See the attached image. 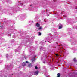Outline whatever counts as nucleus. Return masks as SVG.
<instances>
[{
	"mask_svg": "<svg viewBox=\"0 0 77 77\" xmlns=\"http://www.w3.org/2000/svg\"><path fill=\"white\" fill-rule=\"evenodd\" d=\"M39 74V71H35V72H34V75H38Z\"/></svg>",
	"mask_w": 77,
	"mask_h": 77,
	"instance_id": "obj_1",
	"label": "nucleus"
},
{
	"mask_svg": "<svg viewBox=\"0 0 77 77\" xmlns=\"http://www.w3.org/2000/svg\"><path fill=\"white\" fill-rule=\"evenodd\" d=\"M59 29H62V25L61 24H59Z\"/></svg>",
	"mask_w": 77,
	"mask_h": 77,
	"instance_id": "obj_2",
	"label": "nucleus"
},
{
	"mask_svg": "<svg viewBox=\"0 0 77 77\" xmlns=\"http://www.w3.org/2000/svg\"><path fill=\"white\" fill-rule=\"evenodd\" d=\"M36 26L37 27H39V26H40V25H39L38 23H36Z\"/></svg>",
	"mask_w": 77,
	"mask_h": 77,
	"instance_id": "obj_3",
	"label": "nucleus"
},
{
	"mask_svg": "<svg viewBox=\"0 0 77 77\" xmlns=\"http://www.w3.org/2000/svg\"><path fill=\"white\" fill-rule=\"evenodd\" d=\"M28 66H29V67L30 68H31V67H32V64H29L28 65Z\"/></svg>",
	"mask_w": 77,
	"mask_h": 77,
	"instance_id": "obj_4",
	"label": "nucleus"
},
{
	"mask_svg": "<svg viewBox=\"0 0 77 77\" xmlns=\"http://www.w3.org/2000/svg\"><path fill=\"white\" fill-rule=\"evenodd\" d=\"M22 65L23 66H26V63H25L23 62L22 63Z\"/></svg>",
	"mask_w": 77,
	"mask_h": 77,
	"instance_id": "obj_5",
	"label": "nucleus"
},
{
	"mask_svg": "<svg viewBox=\"0 0 77 77\" xmlns=\"http://www.w3.org/2000/svg\"><path fill=\"white\" fill-rule=\"evenodd\" d=\"M34 59H32V62H34L35 61V57H34Z\"/></svg>",
	"mask_w": 77,
	"mask_h": 77,
	"instance_id": "obj_6",
	"label": "nucleus"
},
{
	"mask_svg": "<svg viewBox=\"0 0 77 77\" xmlns=\"http://www.w3.org/2000/svg\"><path fill=\"white\" fill-rule=\"evenodd\" d=\"M60 73H58L57 77H60Z\"/></svg>",
	"mask_w": 77,
	"mask_h": 77,
	"instance_id": "obj_7",
	"label": "nucleus"
},
{
	"mask_svg": "<svg viewBox=\"0 0 77 77\" xmlns=\"http://www.w3.org/2000/svg\"><path fill=\"white\" fill-rule=\"evenodd\" d=\"M73 61L74 62H77V60H76V59L75 58H74L73 60Z\"/></svg>",
	"mask_w": 77,
	"mask_h": 77,
	"instance_id": "obj_8",
	"label": "nucleus"
},
{
	"mask_svg": "<svg viewBox=\"0 0 77 77\" xmlns=\"http://www.w3.org/2000/svg\"><path fill=\"white\" fill-rule=\"evenodd\" d=\"M38 33L39 36H41V32H39Z\"/></svg>",
	"mask_w": 77,
	"mask_h": 77,
	"instance_id": "obj_9",
	"label": "nucleus"
},
{
	"mask_svg": "<svg viewBox=\"0 0 77 77\" xmlns=\"http://www.w3.org/2000/svg\"><path fill=\"white\" fill-rule=\"evenodd\" d=\"M42 29V28L41 27H40L38 28V30H40V29Z\"/></svg>",
	"mask_w": 77,
	"mask_h": 77,
	"instance_id": "obj_10",
	"label": "nucleus"
},
{
	"mask_svg": "<svg viewBox=\"0 0 77 77\" xmlns=\"http://www.w3.org/2000/svg\"><path fill=\"white\" fill-rule=\"evenodd\" d=\"M35 69H38V67L36 66V67H35Z\"/></svg>",
	"mask_w": 77,
	"mask_h": 77,
	"instance_id": "obj_11",
	"label": "nucleus"
},
{
	"mask_svg": "<svg viewBox=\"0 0 77 77\" xmlns=\"http://www.w3.org/2000/svg\"><path fill=\"white\" fill-rule=\"evenodd\" d=\"M8 54H7L6 57H8Z\"/></svg>",
	"mask_w": 77,
	"mask_h": 77,
	"instance_id": "obj_12",
	"label": "nucleus"
},
{
	"mask_svg": "<svg viewBox=\"0 0 77 77\" xmlns=\"http://www.w3.org/2000/svg\"><path fill=\"white\" fill-rule=\"evenodd\" d=\"M56 56H58V54H56Z\"/></svg>",
	"mask_w": 77,
	"mask_h": 77,
	"instance_id": "obj_13",
	"label": "nucleus"
},
{
	"mask_svg": "<svg viewBox=\"0 0 77 77\" xmlns=\"http://www.w3.org/2000/svg\"><path fill=\"white\" fill-rule=\"evenodd\" d=\"M26 63H28V61H26Z\"/></svg>",
	"mask_w": 77,
	"mask_h": 77,
	"instance_id": "obj_14",
	"label": "nucleus"
},
{
	"mask_svg": "<svg viewBox=\"0 0 77 77\" xmlns=\"http://www.w3.org/2000/svg\"><path fill=\"white\" fill-rule=\"evenodd\" d=\"M54 2H56V1L54 0Z\"/></svg>",
	"mask_w": 77,
	"mask_h": 77,
	"instance_id": "obj_15",
	"label": "nucleus"
},
{
	"mask_svg": "<svg viewBox=\"0 0 77 77\" xmlns=\"http://www.w3.org/2000/svg\"><path fill=\"white\" fill-rule=\"evenodd\" d=\"M32 5H31V6H32Z\"/></svg>",
	"mask_w": 77,
	"mask_h": 77,
	"instance_id": "obj_16",
	"label": "nucleus"
},
{
	"mask_svg": "<svg viewBox=\"0 0 77 77\" xmlns=\"http://www.w3.org/2000/svg\"><path fill=\"white\" fill-rule=\"evenodd\" d=\"M0 27H1V26H0Z\"/></svg>",
	"mask_w": 77,
	"mask_h": 77,
	"instance_id": "obj_17",
	"label": "nucleus"
},
{
	"mask_svg": "<svg viewBox=\"0 0 77 77\" xmlns=\"http://www.w3.org/2000/svg\"><path fill=\"white\" fill-rule=\"evenodd\" d=\"M46 77H48V76H47Z\"/></svg>",
	"mask_w": 77,
	"mask_h": 77,
	"instance_id": "obj_18",
	"label": "nucleus"
},
{
	"mask_svg": "<svg viewBox=\"0 0 77 77\" xmlns=\"http://www.w3.org/2000/svg\"><path fill=\"white\" fill-rule=\"evenodd\" d=\"M12 75H13V74H12Z\"/></svg>",
	"mask_w": 77,
	"mask_h": 77,
	"instance_id": "obj_19",
	"label": "nucleus"
}]
</instances>
